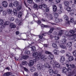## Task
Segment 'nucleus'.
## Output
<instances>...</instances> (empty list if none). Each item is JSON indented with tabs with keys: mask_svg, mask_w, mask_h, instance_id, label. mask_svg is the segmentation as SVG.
Here are the masks:
<instances>
[{
	"mask_svg": "<svg viewBox=\"0 0 76 76\" xmlns=\"http://www.w3.org/2000/svg\"><path fill=\"white\" fill-rule=\"evenodd\" d=\"M32 56L33 57L35 58L36 61H38L39 60V58H40L41 60H43L45 61V59H47V58H45V56L44 55H42L41 52H40L39 53L37 52L34 53Z\"/></svg>",
	"mask_w": 76,
	"mask_h": 76,
	"instance_id": "nucleus-1",
	"label": "nucleus"
},
{
	"mask_svg": "<svg viewBox=\"0 0 76 76\" xmlns=\"http://www.w3.org/2000/svg\"><path fill=\"white\" fill-rule=\"evenodd\" d=\"M45 67H47L49 69L51 68V66L49 65V64L47 63H46L44 64V66L42 65L41 66V64H38L37 65V68L38 70H40L41 71L45 70Z\"/></svg>",
	"mask_w": 76,
	"mask_h": 76,
	"instance_id": "nucleus-2",
	"label": "nucleus"
},
{
	"mask_svg": "<svg viewBox=\"0 0 76 76\" xmlns=\"http://www.w3.org/2000/svg\"><path fill=\"white\" fill-rule=\"evenodd\" d=\"M42 35H40L39 36V37L40 38L39 39V41H42V42L44 40V38H43V36H46L47 35V33H44L42 34Z\"/></svg>",
	"mask_w": 76,
	"mask_h": 76,
	"instance_id": "nucleus-3",
	"label": "nucleus"
},
{
	"mask_svg": "<svg viewBox=\"0 0 76 76\" xmlns=\"http://www.w3.org/2000/svg\"><path fill=\"white\" fill-rule=\"evenodd\" d=\"M68 71V72H71L72 69L70 68H68V69H67V68L66 67H64L62 69V72L63 73H67V72Z\"/></svg>",
	"mask_w": 76,
	"mask_h": 76,
	"instance_id": "nucleus-4",
	"label": "nucleus"
},
{
	"mask_svg": "<svg viewBox=\"0 0 76 76\" xmlns=\"http://www.w3.org/2000/svg\"><path fill=\"white\" fill-rule=\"evenodd\" d=\"M66 10L68 12H71L70 14L71 15H74V11L72 10L71 8L70 7H68L66 8Z\"/></svg>",
	"mask_w": 76,
	"mask_h": 76,
	"instance_id": "nucleus-5",
	"label": "nucleus"
},
{
	"mask_svg": "<svg viewBox=\"0 0 76 76\" xmlns=\"http://www.w3.org/2000/svg\"><path fill=\"white\" fill-rule=\"evenodd\" d=\"M2 5L5 8H6L8 6V4L7 1H4L2 3Z\"/></svg>",
	"mask_w": 76,
	"mask_h": 76,
	"instance_id": "nucleus-6",
	"label": "nucleus"
},
{
	"mask_svg": "<svg viewBox=\"0 0 76 76\" xmlns=\"http://www.w3.org/2000/svg\"><path fill=\"white\" fill-rule=\"evenodd\" d=\"M3 23H4V21L3 20H0V25H2L1 27V29H3L4 28V27L3 25Z\"/></svg>",
	"mask_w": 76,
	"mask_h": 76,
	"instance_id": "nucleus-7",
	"label": "nucleus"
},
{
	"mask_svg": "<svg viewBox=\"0 0 76 76\" xmlns=\"http://www.w3.org/2000/svg\"><path fill=\"white\" fill-rule=\"evenodd\" d=\"M65 60H66L65 57L64 56H61L60 59V63H64V62Z\"/></svg>",
	"mask_w": 76,
	"mask_h": 76,
	"instance_id": "nucleus-8",
	"label": "nucleus"
},
{
	"mask_svg": "<svg viewBox=\"0 0 76 76\" xmlns=\"http://www.w3.org/2000/svg\"><path fill=\"white\" fill-rule=\"evenodd\" d=\"M10 27L11 29H13L16 28V26L14 23H11L10 24Z\"/></svg>",
	"mask_w": 76,
	"mask_h": 76,
	"instance_id": "nucleus-9",
	"label": "nucleus"
},
{
	"mask_svg": "<svg viewBox=\"0 0 76 76\" xmlns=\"http://www.w3.org/2000/svg\"><path fill=\"white\" fill-rule=\"evenodd\" d=\"M12 73L10 72H8L4 73V76H10Z\"/></svg>",
	"mask_w": 76,
	"mask_h": 76,
	"instance_id": "nucleus-10",
	"label": "nucleus"
},
{
	"mask_svg": "<svg viewBox=\"0 0 76 76\" xmlns=\"http://www.w3.org/2000/svg\"><path fill=\"white\" fill-rule=\"evenodd\" d=\"M75 34L72 35L71 37H70V38L72 40H73V41H76V37H75Z\"/></svg>",
	"mask_w": 76,
	"mask_h": 76,
	"instance_id": "nucleus-11",
	"label": "nucleus"
},
{
	"mask_svg": "<svg viewBox=\"0 0 76 76\" xmlns=\"http://www.w3.org/2000/svg\"><path fill=\"white\" fill-rule=\"evenodd\" d=\"M53 52L54 53V54L55 55H58V53H59V51L57 50L56 48L53 50Z\"/></svg>",
	"mask_w": 76,
	"mask_h": 76,
	"instance_id": "nucleus-12",
	"label": "nucleus"
},
{
	"mask_svg": "<svg viewBox=\"0 0 76 76\" xmlns=\"http://www.w3.org/2000/svg\"><path fill=\"white\" fill-rule=\"evenodd\" d=\"M54 28H51L50 30L47 33V34H48V35H51V34H52V32H53V31H54Z\"/></svg>",
	"mask_w": 76,
	"mask_h": 76,
	"instance_id": "nucleus-13",
	"label": "nucleus"
},
{
	"mask_svg": "<svg viewBox=\"0 0 76 76\" xmlns=\"http://www.w3.org/2000/svg\"><path fill=\"white\" fill-rule=\"evenodd\" d=\"M34 61L31 60L30 61L29 63H28V65L29 66H32L34 65Z\"/></svg>",
	"mask_w": 76,
	"mask_h": 76,
	"instance_id": "nucleus-14",
	"label": "nucleus"
},
{
	"mask_svg": "<svg viewBox=\"0 0 76 76\" xmlns=\"http://www.w3.org/2000/svg\"><path fill=\"white\" fill-rule=\"evenodd\" d=\"M48 58L49 60H52L54 58V55H50L48 56Z\"/></svg>",
	"mask_w": 76,
	"mask_h": 76,
	"instance_id": "nucleus-15",
	"label": "nucleus"
},
{
	"mask_svg": "<svg viewBox=\"0 0 76 76\" xmlns=\"http://www.w3.org/2000/svg\"><path fill=\"white\" fill-rule=\"evenodd\" d=\"M19 5V3L17 1L14 2L13 3V5L15 7H17Z\"/></svg>",
	"mask_w": 76,
	"mask_h": 76,
	"instance_id": "nucleus-16",
	"label": "nucleus"
},
{
	"mask_svg": "<svg viewBox=\"0 0 76 76\" xmlns=\"http://www.w3.org/2000/svg\"><path fill=\"white\" fill-rule=\"evenodd\" d=\"M50 75H52L54 74V71L52 69H50L49 70Z\"/></svg>",
	"mask_w": 76,
	"mask_h": 76,
	"instance_id": "nucleus-17",
	"label": "nucleus"
},
{
	"mask_svg": "<svg viewBox=\"0 0 76 76\" xmlns=\"http://www.w3.org/2000/svg\"><path fill=\"white\" fill-rule=\"evenodd\" d=\"M52 47L54 48H57V44L55 43H53L52 44Z\"/></svg>",
	"mask_w": 76,
	"mask_h": 76,
	"instance_id": "nucleus-18",
	"label": "nucleus"
},
{
	"mask_svg": "<svg viewBox=\"0 0 76 76\" xmlns=\"http://www.w3.org/2000/svg\"><path fill=\"white\" fill-rule=\"evenodd\" d=\"M22 64L23 66H26L28 64V62L25 61H23L22 62Z\"/></svg>",
	"mask_w": 76,
	"mask_h": 76,
	"instance_id": "nucleus-19",
	"label": "nucleus"
},
{
	"mask_svg": "<svg viewBox=\"0 0 76 76\" xmlns=\"http://www.w3.org/2000/svg\"><path fill=\"white\" fill-rule=\"evenodd\" d=\"M53 12H56L57 11V7L56 5H54L53 6Z\"/></svg>",
	"mask_w": 76,
	"mask_h": 76,
	"instance_id": "nucleus-20",
	"label": "nucleus"
},
{
	"mask_svg": "<svg viewBox=\"0 0 76 76\" xmlns=\"http://www.w3.org/2000/svg\"><path fill=\"white\" fill-rule=\"evenodd\" d=\"M54 17L55 18H58V13L55 12L54 13Z\"/></svg>",
	"mask_w": 76,
	"mask_h": 76,
	"instance_id": "nucleus-21",
	"label": "nucleus"
},
{
	"mask_svg": "<svg viewBox=\"0 0 76 76\" xmlns=\"http://www.w3.org/2000/svg\"><path fill=\"white\" fill-rule=\"evenodd\" d=\"M7 12L8 14H10H10H12V9H8L7 10Z\"/></svg>",
	"mask_w": 76,
	"mask_h": 76,
	"instance_id": "nucleus-22",
	"label": "nucleus"
},
{
	"mask_svg": "<svg viewBox=\"0 0 76 76\" xmlns=\"http://www.w3.org/2000/svg\"><path fill=\"white\" fill-rule=\"evenodd\" d=\"M60 47H61V48H63L64 49H65L66 47V46L65 45H64L63 44H61L60 45Z\"/></svg>",
	"mask_w": 76,
	"mask_h": 76,
	"instance_id": "nucleus-23",
	"label": "nucleus"
},
{
	"mask_svg": "<svg viewBox=\"0 0 76 76\" xmlns=\"http://www.w3.org/2000/svg\"><path fill=\"white\" fill-rule=\"evenodd\" d=\"M69 61H72L74 60V58L72 56H70L69 58Z\"/></svg>",
	"mask_w": 76,
	"mask_h": 76,
	"instance_id": "nucleus-24",
	"label": "nucleus"
},
{
	"mask_svg": "<svg viewBox=\"0 0 76 76\" xmlns=\"http://www.w3.org/2000/svg\"><path fill=\"white\" fill-rule=\"evenodd\" d=\"M30 70V71H31V72H35V70H36V69H35V68L34 67H31Z\"/></svg>",
	"mask_w": 76,
	"mask_h": 76,
	"instance_id": "nucleus-25",
	"label": "nucleus"
},
{
	"mask_svg": "<svg viewBox=\"0 0 76 76\" xmlns=\"http://www.w3.org/2000/svg\"><path fill=\"white\" fill-rule=\"evenodd\" d=\"M14 12V15L15 16H16L18 14V12H17V10L16 9H14L13 10Z\"/></svg>",
	"mask_w": 76,
	"mask_h": 76,
	"instance_id": "nucleus-26",
	"label": "nucleus"
},
{
	"mask_svg": "<svg viewBox=\"0 0 76 76\" xmlns=\"http://www.w3.org/2000/svg\"><path fill=\"white\" fill-rule=\"evenodd\" d=\"M69 2L68 1H66L64 2V4L65 6H69Z\"/></svg>",
	"mask_w": 76,
	"mask_h": 76,
	"instance_id": "nucleus-27",
	"label": "nucleus"
},
{
	"mask_svg": "<svg viewBox=\"0 0 76 76\" xmlns=\"http://www.w3.org/2000/svg\"><path fill=\"white\" fill-rule=\"evenodd\" d=\"M66 41V39H61V42L62 44H64V43H65V42Z\"/></svg>",
	"mask_w": 76,
	"mask_h": 76,
	"instance_id": "nucleus-28",
	"label": "nucleus"
},
{
	"mask_svg": "<svg viewBox=\"0 0 76 76\" xmlns=\"http://www.w3.org/2000/svg\"><path fill=\"white\" fill-rule=\"evenodd\" d=\"M72 43L71 42H69L66 44V46L68 47H71L72 46Z\"/></svg>",
	"mask_w": 76,
	"mask_h": 76,
	"instance_id": "nucleus-29",
	"label": "nucleus"
},
{
	"mask_svg": "<svg viewBox=\"0 0 76 76\" xmlns=\"http://www.w3.org/2000/svg\"><path fill=\"white\" fill-rule=\"evenodd\" d=\"M65 35L67 37L70 36V34H69V32L68 31H66L65 33Z\"/></svg>",
	"mask_w": 76,
	"mask_h": 76,
	"instance_id": "nucleus-30",
	"label": "nucleus"
},
{
	"mask_svg": "<svg viewBox=\"0 0 76 76\" xmlns=\"http://www.w3.org/2000/svg\"><path fill=\"white\" fill-rule=\"evenodd\" d=\"M21 9H22V6L21 5H19L17 7V10L19 11V10H20Z\"/></svg>",
	"mask_w": 76,
	"mask_h": 76,
	"instance_id": "nucleus-31",
	"label": "nucleus"
},
{
	"mask_svg": "<svg viewBox=\"0 0 76 76\" xmlns=\"http://www.w3.org/2000/svg\"><path fill=\"white\" fill-rule=\"evenodd\" d=\"M69 66L72 69H75V65L74 64H69Z\"/></svg>",
	"mask_w": 76,
	"mask_h": 76,
	"instance_id": "nucleus-32",
	"label": "nucleus"
},
{
	"mask_svg": "<svg viewBox=\"0 0 76 76\" xmlns=\"http://www.w3.org/2000/svg\"><path fill=\"white\" fill-rule=\"evenodd\" d=\"M36 50V48L34 46H32L31 48L32 51H35Z\"/></svg>",
	"mask_w": 76,
	"mask_h": 76,
	"instance_id": "nucleus-33",
	"label": "nucleus"
},
{
	"mask_svg": "<svg viewBox=\"0 0 76 76\" xmlns=\"http://www.w3.org/2000/svg\"><path fill=\"white\" fill-rule=\"evenodd\" d=\"M22 12H20L18 13V18H21V17H22Z\"/></svg>",
	"mask_w": 76,
	"mask_h": 76,
	"instance_id": "nucleus-34",
	"label": "nucleus"
},
{
	"mask_svg": "<svg viewBox=\"0 0 76 76\" xmlns=\"http://www.w3.org/2000/svg\"><path fill=\"white\" fill-rule=\"evenodd\" d=\"M7 13V12L6 11H4L2 13V14L4 16H6Z\"/></svg>",
	"mask_w": 76,
	"mask_h": 76,
	"instance_id": "nucleus-35",
	"label": "nucleus"
},
{
	"mask_svg": "<svg viewBox=\"0 0 76 76\" xmlns=\"http://www.w3.org/2000/svg\"><path fill=\"white\" fill-rule=\"evenodd\" d=\"M50 63L51 64L54 65V64H55V61L54 60H52L50 61Z\"/></svg>",
	"mask_w": 76,
	"mask_h": 76,
	"instance_id": "nucleus-36",
	"label": "nucleus"
},
{
	"mask_svg": "<svg viewBox=\"0 0 76 76\" xmlns=\"http://www.w3.org/2000/svg\"><path fill=\"white\" fill-rule=\"evenodd\" d=\"M25 54H31V52L30 51H25Z\"/></svg>",
	"mask_w": 76,
	"mask_h": 76,
	"instance_id": "nucleus-37",
	"label": "nucleus"
},
{
	"mask_svg": "<svg viewBox=\"0 0 76 76\" xmlns=\"http://www.w3.org/2000/svg\"><path fill=\"white\" fill-rule=\"evenodd\" d=\"M9 23H10L9 22L7 21L4 23V25H9Z\"/></svg>",
	"mask_w": 76,
	"mask_h": 76,
	"instance_id": "nucleus-38",
	"label": "nucleus"
},
{
	"mask_svg": "<svg viewBox=\"0 0 76 76\" xmlns=\"http://www.w3.org/2000/svg\"><path fill=\"white\" fill-rule=\"evenodd\" d=\"M45 54H48V55L51 54V52H49L48 51H45Z\"/></svg>",
	"mask_w": 76,
	"mask_h": 76,
	"instance_id": "nucleus-39",
	"label": "nucleus"
},
{
	"mask_svg": "<svg viewBox=\"0 0 76 76\" xmlns=\"http://www.w3.org/2000/svg\"><path fill=\"white\" fill-rule=\"evenodd\" d=\"M41 26L42 27V28H48V26L44 24H42Z\"/></svg>",
	"mask_w": 76,
	"mask_h": 76,
	"instance_id": "nucleus-40",
	"label": "nucleus"
},
{
	"mask_svg": "<svg viewBox=\"0 0 76 76\" xmlns=\"http://www.w3.org/2000/svg\"><path fill=\"white\" fill-rule=\"evenodd\" d=\"M63 34V30H61L58 33V35H61Z\"/></svg>",
	"mask_w": 76,
	"mask_h": 76,
	"instance_id": "nucleus-41",
	"label": "nucleus"
},
{
	"mask_svg": "<svg viewBox=\"0 0 76 76\" xmlns=\"http://www.w3.org/2000/svg\"><path fill=\"white\" fill-rule=\"evenodd\" d=\"M69 74L68 76H73V73L71 72V71H69Z\"/></svg>",
	"mask_w": 76,
	"mask_h": 76,
	"instance_id": "nucleus-42",
	"label": "nucleus"
},
{
	"mask_svg": "<svg viewBox=\"0 0 76 76\" xmlns=\"http://www.w3.org/2000/svg\"><path fill=\"white\" fill-rule=\"evenodd\" d=\"M56 18V20H55V22L56 23H58L59 22V19L58 18Z\"/></svg>",
	"mask_w": 76,
	"mask_h": 76,
	"instance_id": "nucleus-43",
	"label": "nucleus"
},
{
	"mask_svg": "<svg viewBox=\"0 0 76 76\" xmlns=\"http://www.w3.org/2000/svg\"><path fill=\"white\" fill-rule=\"evenodd\" d=\"M9 7H13V3H10L9 4Z\"/></svg>",
	"mask_w": 76,
	"mask_h": 76,
	"instance_id": "nucleus-44",
	"label": "nucleus"
},
{
	"mask_svg": "<svg viewBox=\"0 0 76 76\" xmlns=\"http://www.w3.org/2000/svg\"><path fill=\"white\" fill-rule=\"evenodd\" d=\"M33 7L34 8H35V9L38 8V5L37 4H34L33 6Z\"/></svg>",
	"mask_w": 76,
	"mask_h": 76,
	"instance_id": "nucleus-45",
	"label": "nucleus"
},
{
	"mask_svg": "<svg viewBox=\"0 0 76 76\" xmlns=\"http://www.w3.org/2000/svg\"><path fill=\"white\" fill-rule=\"evenodd\" d=\"M28 56H23V58L24 59L26 60L28 58Z\"/></svg>",
	"mask_w": 76,
	"mask_h": 76,
	"instance_id": "nucleus-46",
	"label": "nucleus"
},
{
	"mask_svg": "<svg viewBox=\"0 0 76 76\" xmlns=\"http://www.w3.org/2000/svg\"><path fill=\"white\" fill-rule=\"evenodd\" d=\"M23 68L24 70H25V72H28V69H27L26 67H23Z\"/></svg>",
	"mask_w": 76,
	"mask_h": 76,
	"instance_id": "nucleus-47",
	"label": "nucleus"
},
{
	"mask_svg": "<svg viewBox=\"0 0 76 76\" xmlns=\"http://www.w3.org/2000/svg\"><path fill=\"white\" fill-rule=\"evenodd\" d=\"M3 7L1 6H0V12H2L3 11Z\"/></svg>",
	"mask_w": 76,
	"mask_h": 76,
	"instance_id": "nucleus-48",
	"label": "nucleus"
},
{
	"mask_svg": "<svg viewBox=\"0 0 76 76\" xmlns=\"http://www.w3.org/2000/svg\"><path fill=\"white\" fill-rule=\"evenodd\" d=\"M32 0H27V2L28 3H29L31 4L32 3Z\"/></svg>",
	"mask_w": 76,
	"mask_h": 76,
	"instance_id": "nucleus-49",
	"label": "nucleus"
},
{
	"mask_svg": "<svg viewBox=\"0 0 76 76\" xmlns=\"http://www.w3.org/2000/svg\"><path fill=\"white\" fill-rule=\"evenodd\" d=\"M70 22H71V23H73L74 22V19L73 18H71V20H70Z\"/></svg>",
	"mask_w": 76,
	"mask_h": 76,
	"instance_id": "nucleus-50",
	"label": "nucleus"
},
{
	"mask_svg": "<svg viewBox=\"0 0 76 76\" xmlns=\"http://www.w3.org/2000/svg\"><path fill=\"white\" fill-rule=\"evenodd\" d=\"M73 54L74 56H76V51L75 50L73 51Z\"/></svg>",
	"mask_w": 76,
	"mask_h": 76,
	"instance_id": "nucleus-51",
	"label": "nucleus"
},
{
	"mask_svg": "<svg viewBox=\"0 0 76 76\" xmlns=\"http://www.w3.org/2000/svg\"><path fill=\"white\" fill-rule=\"evenodd\" d=\"M24 5L26 7H28V4H26V2H25V1H24Z\"/></svg>",
	"mask_w": 76,
	"mask_h": 76,
	"instance_id": "nucleus-52",
	"label": "nucleus"
},
{
	"mask_svg": "<svg viewBox=\"0 0 76 76\" xmlns=\"http://www.w3.org/2000/svg\"><path fill=\"white\" fill-rule=\"evenodd\" d=\"M33 76H38V73L34 72Z\"/></svg>",
	"mask_w": 76,
	"mask_h": 76,
	"instance_id": "nucleus-53",
	"label": "nucleus"
},
{
	"mask_svg": "<svg viewBox=\"0 0 76 76\" xmlns=\"http://www.w3.org/2000/svg\"><path fill=\"white\" fill-rule=\"evenodd\" d=\"M43 5H44V4H41V5L38 6L39 8H42L43 7Z\"/></svg>",
	"mask_w": 76,
	"mask_h": 76,
	"instance_id": "nucleus-54",
	"label": "nucleus"
},
{
	"mask_svg": "<svg viewBox=\"0 0 76 76\" xmlns=\"http://www.w3.org/2000/svg\"><path fill=\"white\" fill-rule=\"evenodd\" d=\"M70 33H71V34H74L75 33V31L72 30H70L69 31Z\"/></svg>",
	"mask_w": 76,
	"mask_h": 76,
	"instance_id": "nucleus-55",
	"label": "nucleus"
},
{
	"mask_svg": "<svg viewBox=\"0 0 76 76\" xmlns=\"http://www.w3.org/2000/svg\"><path fill=\"white\" fill-rule=\"evenodd\" d=\"M55 66L57 67V68H59L60 67V64H58V65H55Z\"/></svg>",
	"mask_w": 76,
	"mask_h": 76,
	"instance_id": "nucleus-56",
	"label": "nucleus"
},
{
	"mask_svg": "<svg viewBox=\"0 0 76 76\" xmlns=\"http://www.w3.org/2000/svg\"><path fill=\"white\" fill-rule=\"evenodd\" d=\"M10 21H13L15 20V18L13 17L11 18L10 19Z\"/></svg>",
	"mask_w": 76,
	"mask_h": 76,
	"instance_id": "nucleus-57",
	"label": "nucleus"
},
{
	"mask_svg": "<svg viewBox=\"0 0 76 76\" xmlns=\"http://www.w3.org/2000/svg\"><path fill=\"white\" fill-rule=\"evenodd\" d=\"M69 51H72V48L71 46L69 47Z\"/></svg>",
	"mask_w": 76,
	"mask_h": 76,
	"instance_id": "nucleus-58",
	"label": "nucleus"
},
{
	"mask_svg": "<svg viewBox=\"0 0 76 76\" xmlns=\"http://www.w3.org/2000/svg\"><path fill=\"white\" fill-rule=\"evenodd\" d=\"M60 53L62 54H64L65 53V51L64 50H61L60 51Z\"/></svg>",
	"mask_w": 76,
	"mask_h": 76,
	"instance_id": "nucleus-59",
	"label": "nucleus"
},
{
	"mask_svg": "<svg viewBox=\"0 0 76 76\" xmlns=\"http://www.w3.org/2000/svg\"><path fill=\"white\" fill-rule=\"evenodd\" d=\"M37 23H41V21L40 20H37L36 21Z\"/></svg>",
	"mask_w": 76,
	"mask_h": 76,
	"instance_id": "nucleus-60",
	"label": "nucleus"
},
{
	"mask_svg": "<svg viewBox=\"0 0 76 76\" xmlns=\"http://www.w3.org/2000/svg\"><path fill=\"white\" fill-rule=\"evenodd\" d=\"M64 19L65 20H69V18L67 17V16H66L64 18Z\"/></svg>",
	"mask_w": 76,
	"mask_h": 76,
	"instance_id": "nucleus-61",
	"label": "nucleus"
},
{
	"mask_svg": "<svg viewBox=\"0 0 76 76\" xmlns=\"http://www.w3.org/2000/svg\"><path fill=\"white\" fill-rule=\"evenodd\" d=\"M58 12L59 14H61L62 13V11L60 10H58Z\"/></svg>",
	"mask_w": 76,
	"mask_h": 76,
	"instance_id": "nucleus-62",
	"label": "nucleus"
},
{
	"mask_svg": "<svg viewBox=\"0 0 76 76\" xmlns=\"http://www.w3.org/2000/svg\"><path fill=\"white\" fill-rule=\"evenodd\" d=\"M55 39L58 40L59 39V37L55 36Z\"/></svg>",
	"mask_w": 76,
	"mask_h": 76,
	"instance_id": "nucleus-63",
	"label": "nucleus"
},
{
	"mask_svg": "<svg viewBox=\"0 0 76 76\" xmlns=\"http://www.w3.org/2000/svg\"><path fill=\"white\" fill-rule=\"evenodd\" d=\"M15 22L17 23H19V20L18 19H16L15 20Z\"/></svg>",
	"mask_w": 76,
	"mask_h": 76,
	"instance_id": "nucleus-64",
	"label": "nucleus"
}]
</instances>
